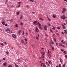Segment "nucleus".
Masks as SVG:
<instances>
[{"label":"nucleus","instance_id":"nucleus-1","mask_svg":"<svg viewBox=\"0 0 67 67\" xmlns=\"http://www.w3.org/2000/svg\"><path fill=\"white\" fill-rule=\"evenodd\" d=\"M65 15H63V16H61L60 18L62 19H63V20H65L66 19V17L65 16Z\"/></svg>","mask_w":67,"mask_h":67},{"label":"nucleus","instance_id":"nucleus-2","mask_svg":"<svg viewBox=\"0 0 67 67\" xmlns=\"http://www.w3.org/2000/svg\"><path fill=\"white\" fill-rule=\"evenodd\" d=\"M12 36L14 38H16V35L13 34L12 35Z\"/></svg>","mask_w":67,"mask_h":67},{"label":"nucleus","instance_id":"nucleus-3","mask_svg":"<svg viewBox=\"0 0 67 67\" xmlns=\"http://www.w3.org/2000/svg\"><path fill=\"white\" fill-rule=\"evenodd\" d=\"M44 30L45 31H47V26L46 25H45L44 26Z\"/></svg>","mask_w":67,"mask_h":67},{"label":"nucleus","instance_id":"nucleus-4","mask_svg":"<svg viewBox=\"0 0 67 67\" xmlns=\"http://www.w3.org/2000/svg\"><path fill=\"white\" fill-rule=\"evenodd\" d=\"M6 32L7 33H9L10 32V30L9 29H7L6 30Z\"/></svg>","mask_w":67,"mask_h":67},{"label":"nucleus","instance_id":"nucleus-5","mask_svg":"<svg viewBox=\"0 0 67 67\" xmlns=\"http://www.w3.org/2000/svg\"><path fill=\"white\" fill-rule=\"evenodd\" d=\"M7 63L6 62H5L3 64V65L4 66H6V65H7Z\"/></svg>","mask_w":67,"mask_h":67},{"label":"nucleus","instance_id":"nucleus-6","mask_svg":"<svg viewBox=\"0 0 67 67\" xmlns=\"http://www.w3.org/2000/svg\"><path fill=\"white\" fill-rule=\"evenodd\" d=\"M15 27H19V26L18 25V24H16L15 25Z\"/></svg>","mask_w":67,"mask_h":67},{"label":"nucleus","instance_id":"nucleus-7","mask_svg":"<svg viewBox=\"0 0 67 67\" xmlns=\"http://www.w3.org/2000/svg\"><path fill=\"white\" fill-rule=\"evenodd\" d=\"M63 28V29H66V27L65 26H64L63 24L62 25Z\"/></svg>","mask_w":67,"mask_h":67},{"label":"nucleus","instance_id":"nucleus-8","mask_svg":"<svg viewBox=\"0 0 67 67\" xmlns=\"http://www.w3.org/2000/svg\"><path fill=\"white\" fill-rule=\"evenodd\" d=\"M21 30H20L19 31H18V34H19L20 35V34H21Z\"/></svg>","mask_w":67,"mask_h":67},{"label":"nucleus","instance_id":"nucleus-9","mask_svg":"<svg viewBox=\"0 0 67 67\" xmlns=\"http://www.w3.org/2000/svg\"><path fill=\"white\" fill-rule=\"evenodd\" d=\"M64 33H65V34H67V31L66 30H64Z\"/></svg>","mask_w":67,"mask_h":67},{"label":"nucleus","instance_id":"nucleus-10","mask_svg":"<svg viewBox=\"0 0 67 67\" xmlns=\"http://www.w3.org/2000/svg\"><path fill=\"white\" fill-rule=\"evenodd\" d=\"M2 24L4 25L5 24V21H3V22L2 23Z\"/></svg>","mask_w":67,"mask_h":67},{"label":"nucleus","instance_id":"nucleus-11","mask_svg":"<svg viewBox=\"0 0 67 67\" xmlns=\"http://www.w3.org/2000/svg\"><path fill=\"white\" fill-rule=\"evenodd\" d=\"M41 54L42 55H45V52H42L41 53Z\"/></svg>","mask_w":67,"mask_h":67},{"label":"nucleus","instance_id":"nucleus-12","mask_svg":"<svg viewBox=\"0 0 67 67\" xmlns=\"http://www.w3.org/2000/svg\"><path fill=\"white\" fill-rule=\"evenodd\" d=\"M59 46H62V43H60L59 44Z\"/></svg>","mask_w":67,"mask_h":67},{"label":"nucleus","instance_id":"nucleus-13","mask_svg":"<svg viewBox=\"0 0 67 67\" xmlns=\"http://www.w3.org/2000/svg\"><path fill=\"white\" fill-rule=\"evenodd\" d=\"M37 21H36L34 22L33 23L34 24H35V23H37Z\"/></svg>","mask_w":67,"mask_h":67},{"label":"nucleus","instance_id":"nucleus-14","mask_svg":"<svg viewBox=\"0 0 67 67\" xmlns=\"http://www.w3.org/2000/svg\"><path fill=\"white\" fill-rule=\"evenodd\" d=\"M37 24H38V25L39 26H41V24H40V23L39 22H38L37 23Z\"/></svg>","mask_w":67,"mask_h":67},{"label":"nucleus","instance_id":"nucleus-15","mask_svg":"<svg viewBox=\"0 0 67 67\" xmlns=\"http://www.w3.org/2000/svg\"><path fill=\"white\" fill-rule=\"evenodd\" d=\"M37 30H38V28H37V27H36L35 30L36 32H37Z\"/></svg>","mask_w":67,"mask_h":67},{"label":"nucleus","instance_id":"nucleus-16","mask_svg":"<svg viewBox=\"0 0 67 67\" xmlns=\"http://www.w3.org/2000/svg\"><path fill=\"white\" fill-rule=\"evenodd\" d=\"M63 11H64L65 12V11H66V9H65V8H63Z\"/></svg>","mask_w":67,"mask_h":67},{"label":"nucleus","instance_id":"nucleus-17","mask_svg":"<svg viewBox=\"0 0 67 67\" xmlns=\"http://www.w3.org/2000/svg\"><path fill=\"white\" fill-rule=\"evenodd\" d=\"M22 18H23V16H22V15H21L20 19H22Z\"/></svg>","mask_w":67,"mask_h":67},{"label":"nucleus","instance_id":"nucleus-18","mask_svg":"<svg viewBox=\"0 0 67 67\" xmlns=\"http://www.w3.org/2000/svg\"><path fill=\"white\" fill-rule=\"evenodd\" d=\"M55 27L53 26V27L52 29L53 30H55Z\"/></svg>","mask_w":67,"mask_h":67},{"label":"nucleus","instance_id":"nucleus-19","mask_svg":"<svg viewBox=\"0 0 67 67\" xmlns=\"http://www.w3.org/2000/svg\"><path fill=\"white\" fill-rule=\"evenodd\" d=\"M0 44L2 46H4V44H3V43H0Z\"/></svg>","mask_w":67,"mask_h":67},{"label":"nucleus","instance_id":"nucleus-20","mask_svg":"<svg viewBox=\"0 0 67 67\" xmlns=\"http://www.w3.org/2000/svg\"><path fill=\"white\" fill-rule=\"evenodd\" d=\"M39 28L40 29H42V26H39Z\"/></svg>","mask_w":67,"mask_h":67},{"label":"nucleus","instance_id":"nucleus-21","mask_svg":"<svg viewBox=\"0 0 67 67\" xmlns=\"http://www.w3.org/2000/svg\"><path fill=\"white\" fill-rule=\"evenodd\" d=\"M65 12L63 10L62 11V13H63V14H64L65 13Z\"/></svg>","mask_w":67,"mask_h":67},{"label":"nucleus","instance_id":"nucleus-22","mask_svg":"<svg viewBox=\"0 0 67 67\" xmlns=\"http://www.w3.org/2000/svg\"><path fill=\"white\" fill-rule=\"evenodd\" d=\"M24 40H25V42H27V39H26V38H25L24 39Z\"/></svg>","mask_w":67,"mask_h":67},{"label":"nucleus","instance_id":"nucleus-23","mask_svg":"<svg viewBox=\"0 0 67 67\" xmlns=\"http://www.w3.org/2000/svg\"><path fill=\"white\" fill-rule=\"evenodd\" d=\"M9 21H11V22H13V19H11L10 20H9Z\"/></svg>","mask_w":67,"mask_h":67},{"label":"nucleus","instance_id":"nucleus-24","mask_svg":"<svg viewBox=\"0 0 67 67\" xmlns=\"http://www.w3.org/2000/svg\"><path fill=\"white\" fill-rule=\"evenodd\" d=\"M60 62H63V60L61 58L60 59Z\"/></svg>","mask_w":67,"mask_h":67},{"label":"nucleus","instance_id":"nucleus-25","mask_svg":"<svg viewBox=\"0 0 67 67\" xmlns=\"http://www.w3.org/2000/svg\"><path fill=\"white\" fill-rule=\"evenodd\" d=\"M17 15H19V12H18L16 13Z\"/></svg>","mask_w":67,"mask_h":67},{"label":"nucleus","instance_id":"nucleus-26","mask_svg":"<svg viewBox=\"0 0 67 67\" xmlns=\"http://www.w3.org/2000/svg\"><path fill=\"white\" fill-rule=\"evenodd\" d=\"M29 1L31 2H34V0H29Z\"/></svg>","mask_w":67,"mask_h":67},{"label":"nucleus","instance_id":"nucleus-27","mask_svg":"<svg viewBox=\"0 0 67 67\" xmlns=\"http://www.w3.org/2000/svg\"><path fill=\"white\" fill-rule=\"evenodd\" d=\"M21 42L22 43H24V41H23V40H21Z\"/></svg>","mask_w":67,"mask_h":67},{"label":"nucleus","instance_id":"nucleus-28","mask_svg":"<svg viewBox=\"0 0 67 67\" xmlns=\"http://www.w3.org/2000/svg\"><path fill=\"white\" fill-rule=\"evenodd\" d=\"M59 67H62V66H61V64H59Z\"/></svg>","mask_w":67,"mask_h":67},{"label":"nucleus","instance_id":"nucleus-29","mask_svg":"<svg viewBox=\"0 0 67 67\" xmlns=\"http://www.w3.org/2000/svg\"><path fill=\"white\" fill-rule=\"evenodd\" d=\"M8 67H12V66L11 65H9L8 66Z\"/></svg>","mask_w":67,"mask_h":67},{"label":"nucleus","instance_id":"nucleus-30","mask_svg":"<svg viewBox=\"0 0 67 67\" xmlns=\"http://www.w3.org/2000/svg\"><path fill=\"white\" fill-rule=\"evenodd\" d=\"M20 24L21 25H23V23H21Z\"/></svg>","mask_w":67,"mask_h":67},{"label":"nucleus","instance_id":"nucleus-31","mask_svg":"<svg viewBox=\"0 0 67 67\" xmlns=\"http://www.w3.org/2000/svg\"><path fill=\"white\" fill-rule=\"evenodd\" d=\"M42 58H44V55H41V56Z\"/></svg>","mask_w":67,"mask_h":67},{"label":"nucleus","instance_id":"nucleus-32","mask_svg":"<svg viewBox=\"0 0 67 67\" xmlns=\"http://www.w3.org/2000/svg\"><path fill=\"white\" fill-rule=\"evenodd\" d=\"M49 50H48V54H49Z\"/></svg>","mask_w":67,"mask_h":67},{"label":"nucleus","instance_id":"nucleus-33","mask_svg":"<svg viewBox=\"0 0 67 67\" xmlns=\"http://www.w3.org/2000/svg\"><path fill=\"white\" fill-rule=\"evenodd\" d=\"M57 29H60V28L59 27H57Z\"/></svg>","mask_w":67,"mask_h":67},{"label":"nucleus","instance_id":"nucleus-34","mask_svg":"<svg viewBox=\"0 0 67 67\" xmlns=\"http://www.w3.org/2000/svg\"><path fill=\"white\" fill-rule=\"evenodd\" d=\"M36 39L37 40H38V37H36Z\"/></svg>","mask_w":67,"mask_h":67},{"label":"nucleus","instance_id":"nucleus-35","mask_svg":"<svg viewBox=\"0 0 67 67\" xmlns=\"http://www.w3.org/2000/svg\"><path fill=\"white\" fill-rule=\"evenodd\" d=\"M4 25H5V26H7V25H8L7 24H5Z\"/></svg>","mask_w":67,"mask_h":67},{"label":"nucleus","instance_id":"nucleus-36","mask_svg":"<svg viewBox=\"0 0 67 67\" xmlns=\"http://www.w3.org/2000/svg\"><path fill=\"white\" fill-rule=\"evenodd\" d=\"M50 31L51 32H53V31L51 29L50 30Z\"/></svg>","mask_w":67,"mask_h":67},{"label":"nucleus","instance_id":"nucleus-37","mask_svg":"<svg viewBox=\"0 0 67 67\" xmlns=\"http://www.w3.org/2000/svg\"><path fill=\"white\" fill-rule=\"evenodd\" d=\"M65 67V65L64 64L63 65V67Z\"/></svg>","mask_w":67,"mask_h":67},{"label":"nucleus","instance_id":"nucleus-38","mask_svg":"<svg viewBox=\"0 0 67 67\" xmlns=\"http://www.w3.org/2000/svg\"><path fill=\"white\" fill-rule=\"evenodd\" d=\"M61 51H62V52L64 51V50H63V49H61Z\"/></svg>","mask_w":67,"mask_h":67},{"label":"nucleus","instance_id":"nucleus-39","mask_svg":"<svg viewBox=\"0 0 67 67\" xmlns=\"http://www.w3.org/2000/svg\"><path fill=\"white\" fill-rule=\"evenodd\" d=\"M43 67H46V65H43Z\"/></svg>","mask_w":67,"mask_h":67},{"label":"nucleus","instance_id":"nucleus-40","mask_svg":"<svg viewBox=\"0 0 67 67\" xmlns=\"http://www.w3.org/2000/svg\"><path fill=\"white\" fill-rule=\"evenodd\" d=\"M42 18H40L39 20H40V21H42Z\"/></svg>","mask_w":67,"mask_h":67},{"label":"nucleus","instance_id":"nucleus-41","mask_svg":"<svg viewBox=\"0 0 67 67\" xmlns=\"http://www.w3.org/2000/svg\"><path fill=\"white\" fill-rule=\"evenodd\" d=\"M57 35H59V34H58L57 33L56 34Z\"/></svg>","mask_w":67,"mask_h":67},{"label":"nucleus","instance_id":"nucleus-42","mask_svg":"<svg viewBox=\"0 0 67 67\" xmlns=\"http://www.w3.org/2000/svg\"><path fill=\"white\" fill-rule=\"evenodd\" d=\"M3 59L4 60H5V58H3Z\"/></svg>","mask_w":67,"mask_h":67},{"label":"nucleus","instance_id":"nucleus-43","mask_svg":"<svg viewBox=\"0 0 67 67\" xmlns=\"http://www.w3.org/2000/svg\"><path fill=\"white\" fill-rule=\"evenodd\" d=\"M65 57L66 58H67V55H65Z\"/></svg>","mask_w":67,"mask_h":67},{"label":"nucleus","instance_id":"nucleus-44","mask_svg":"<svg viewBox=\"0 0 67 67\" xmlns=\"http://www.w3.org/2000/svg\"><path fill=\"white\" fill-rule=\"evenodd\" d=\"M24 32L23 31V35H24Z\"/></svg>","mask_w":67,"mask_h":67},{"label":"nucleus","instance_id":"nucleus-45","mask_svg":"<svg viewBox=\"0 0 67 67\" xmlns=\"http://www.w3.org/2000/svg\"><path fill=\"white\" fill-rule=\"evenodd\" d=\"M48 66L49 67V66H50V65H49V64H48Z\"/></svg>","mask_w":67,"mask_h":67},{"label":"nucleus","instance_id":"nucleus-46","mask_svg":"<svg viewBox=\"0 0 67 67\" xmlns=\"http://www.w3.org/2000/svg\"><path fill=\"white\" fill-rule=\"evenodd\" d=\"M22 3V2H19L18 3L19 4H20V3Z\"/></svg>","mask_w":67,"mask_h":67},{"label":"nucleus","instance_id":"nucleus-47","mask_svg":"<svg viewBox=\"0 0 67 67\" xmlns=\"http://www.w3.org/2000/svg\"><path fill=\"white\" fill-rule=\"evenodd\" d=\"M50 46H52V43H50Z\"/></svg>","mask_w":67,"mask_h":67},{"label":"nucleus","instance_id":"nucleus-48","mask_svg":"<svg viewBox=\"0 0 67 67\" xmlns=\"http://www.w3.org/2000/svg\"><path fill=\"white\" fill-rule=\"evenodd\" d=\"M53 18H55V17H56L55 16V15H53Z\"/></svg>","mask_w":67,"mask_h":67},{"label":"nucleus","instance_id":"nucleus-49","mask_svg":"<svg viewBox=\"0 0 67 67\" xmlns=\"http://www.w3.org/2000/svg\"><path fill=\"white\" fill-rule=\"evenodd\" d=\"M18 8H19V7H20V5H19L18 6Z\"/></svg>","mask_w":67,"mask_h":67},{"label":"nucleus","instance_id":"nucleus-50","mask_svg":"<svg viewBox=\"0 0 67 67\" xmlns=\"http://www.w3.org/2000/svg\"><path fill=\"white\" fill-rule=\"evenodd\" d=\"M14 64L15 65V66H16V63H14Z\"/></svg>","mask_w":67,"mask_h":67},{"label":"nucleus","instance_id":"nucleus-51","mask_svg":"<svg viewBox=\"0 0 67 67\" xmlns=\"http://www.w3.org/2000/svg\"><path fill=\"white\" fill-rule=\"evenodd\" d=\"M55 44L56 45H58V43H56Z\"/></svg>","mask_w":67,"mask_h":67},{"label":"nucleus","instance_id":"nucleus-52","mask_svg":"<svg viewBox=\"0 0 67 67\" xmlns=\"http://www.w3.org/2000/svg\"><path fill=\"white\" fill-rule=\"evenodd\" d=\"M51 48L52 49H54V48L53 47L52 48Z\"/></svg>","mask_w":67,"mask_h":67},{"label":"nucleus","instance_id":"nucleus-53","mask_svg":"<svg viewBox=\"0 0 67 67\" xmlns=\"http://www.w3.org/2000/svg\"><path fill=\"white\" fill-rule=\"evenodd\" d=\"M29 32H30V33H31V31L30 30H29Z\"/></svg>","mask_w":67,"mask_h":67},{"label":"nucleus","instance_id":"nucleus-54","mask_svg":"<svg viewBox=\"0 0 67 67\" xmlns=\"http://www.w3.org/2000/svg\"><path fill=\"white\" fill-rule=\"evenodd\" d=\"M16 67H18V65H16V66H15Z\"/></svg>","mask_w":67,"mask_h":67},{"label":"nucleus","instance_id":"nucleus-55","mask_svg":"<svg viewBox=\"0 0 67 67\" xmlns=\"http://www.w3.org/2000/svg\"><path fill=\"white\" fill-rule=\"evenodd\" d=\"M35 13L34 12H32V14H34Z\"/></svg>","mask_w":67,"mask_h":67},{"label":"nucleus","instance_id":"nucleus-56","mask_svg":"<svg viewBox=\"0 0 67 67\" xmlns=\"http://www.w3.org/2000/svg\"><path fill=\"white\" fill-rule=\"evenodd\" d=\"M51 48H52V47H53V46H51Z\"/></svg>","mask_w":67,"mask_h":67},{"label":"nucleus","instance_id":"nucleus-57","mask_svg":"<svg viewBox=\"0 0 67 67\" xmlns=\"http://www.w3.org/2000/svg\"><path fill=\"white\" fill-rule=\"evenodd\" d=\"M62 43L63 44H65V42H63Z\"/></svg>","mask_w":67,"mask_h":67},{"label":"nucleus","instance_id":"nucleus-58","mask_svg":"<svg viewBox=\"0 0 67 67\" xmlns=\"http://www.w3.org/2000/svg\"><path fill=\"white\" fill-rule=\"evenodd\" d=\"M64 53H66V51H65L63 52Z\"/></svg>","mask_w":67,"mask_h":67},{"label":"nucleus","instance_id":"nucleus-59","mask_svg":"<svg viewBox=\"0 0 67 67\" xmlns=\"http://www.w3.org/2000/svg\"><path fill=\"white\" fill-rule=\"evenodd\" d=\"M43 66H45V64L44 63H43Z\"/></svg>","mask_w":67,"mask_h":67},{"label":"nucleus","instance_id":"nucleus-60","mask_svg":"<svg viewBox=\"0 0 67 67\" xmlns=\"http://www.w3.org/2000/svg\"><path fill=\"white\" fill-rule=\"evenodd\" d=\"M64 0L65 1H66V2H67V0Z\"/></svg>","mask_w":67,"mask_h":67},{"label":"nucleus","instance_id":"nucleus-61","mask_svg":"<svg viewBox=\"0 0 67 67\" xmlns=\"http://www.w3.org/2000/svg\"><path fill=\"white\" fill-rule=\"evenodd\" d=\"M48 25L49 26H51V25L49 24H48Z\"/></svg>","mask_w":67,"mask_h":67},{"label":"nucleus","instance_id":"nucleus-62","mask_svg":"<svg viewBox=\"0 0 67 67\" xmlns=\"http://www.w3.org/2000/svg\"><path fill=\"white\" fill-rule=\"evenodd\" d=\"M43 20H44V19L43 18V19H42L41 21H43Z\"/></svg>","mask_w":67,"mask_h":67},{"label":"nucleus","instance_id":"nucleus-63","mask_svg":"<svg viewBox=\"0 0 67 67\" xmlns=\"http://www.w3.org/2000/svg\"><path fill=\"white\" fill-rule=\"evenodd\" d=\"M48 20L49 21H50L51 20V19H49V18L48 19Z\"/></svg>","mask_w":67,"mask_h":67},{"label":"nucleus","instance_id":"nucleus-64","mask_svg":"<svg viewBox=\"0 0 67 67\" xmlns=\"http://www.w3.org/2000/svg\"><path fill=\"white\" fill-rule=\"evenodd\" d=\"M61 33H62V34H64V33H63V32H61Z\"/></svg>","mask_w":67,"mask_h":67}]
</instances>
